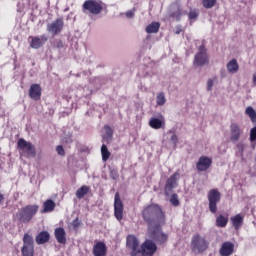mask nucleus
Here are the masks:
<instances>
[{
  "label": "nucleus",
  "mask_w": 256,
  "mask_h": 256,
  "mask_svg": "<svg viewBox=\"0 0 256 256\" xmlns=\"http://www.w3.org/2000/svg\"><path fill=\"white\" fill-rule=\"evenodd\" d=\"M141 213L143 220L148 224V228L165 223V212H163V208L159 204L145 206Z\"/></svg>",
  "instance_id": "f257e3e1"
},
{
  "label": "nucleus",
  "mask_w": 256,
  "mask_h": 256,
  "mask_svg": "<svg viewBox=\"0 0 256 256\" xmlns=\"http://www.w3.org/2000/svg\"><path fill=\"white\" fill-rule=\"evenodd\" d=\"M209 62L210 57L205 44L198 46L193 60L194 67H205L206 65H209Z\"/></svg>",
  "instance_id": "f03ea898"
},
{
  "label": "nucleus",
  "mask_w": 256,
  "mask_h": 256,
  "mask_svg": "<svg viewBox=\"0 0 256 256\" xmlns=\"http://www.w3.org/2000/svg\"><path fill=\"white\" fill-rule=\"evenodd\" d=\"M37 211H39V205H27L18 211L16 217H18L21 223H29L34 215H37Z\"/></svg>",
  "instance_id": "7ed1b4c3"
},
{
  "label": "nucleus",
  "mask_w": 256,
  "mask_h": 256,
  "mask_svg": "<svg viewBox=\"0 0 256 256\" xmlns=\"http://www.w3.org/2000/svg\"><path fill=\"white\" fill-rule=\"evenodd\" d=\"M82 11L85 15H99L103 11V2L98 0H86L82 5Z\"/></svg>",
  "instance_id": "20e7f679"
},
{
  "label": "nucleus",
  "mask_w": 256,
  "mask_h": 256,
  "mask_svg": "<svg viewBox=\"0 0 256 256\" xmlns=\"http://www.w3.org/2000/svg\"><path fill=\"white\" fill-rule=\"evenodd\" d=\"M209 247V242L204 237H201V235L196 234L192 237L191 240V249L193 253L196 255H199V253H203L204 251H207Z\"/></svg>",
  "instance_id": "39448f33"
},
{
  "label": "nucleus",
  "mask_w": 256,
  "mask_h": 256,
  "mask_svg": "<svg viewBox=\"0 0 256 256\" xmlns=\"http://www.w3.org/2000/svg\"><path fill=\"white\" fill-rule=\"evenodd\" d=\"M148 234L150 235L151 239H154V241L160 245H162V243H166L167 239H169V236L161 231V224L148 227Z\"/></svg>",
  "instance_id": "423d86ee"
},
{
  "label": "nucleus",
  "mask_w": 256,
  "mask_h": 256,
  "mask_svg": "<svg viewBox=\"0 0 256 256\" xmlns=\"http://www.w3.org/2000/svg\"><path fill=\"white\" fill-rule=\"evenodd\" d=\"M210 213H217V203L221 202V192L218 189H211L207 194Z\"/></svg>",
  "instance_id": "0eeeda50"
},
{
  "label": "nucleus",
  "mask_w": 256,
  "mask_h": 256,
  "mask_svg": "<svg viewBox=\"0 0 256 256\" xmlns=\"http://www.w3.org/2000/svg\"><path fill=\"white\" fill-rule=\"evenodd\" d=\"M35 240L33 236L29 234H24L23 246L21 248L22 256H34L35 255Z\"/></svg>",
  "instance_id": "6e6552de"
},
{
  "label": "nucleus",
  "mask_w": 256,
  "mask_h": 256,
  "mask_svg": "<svg viewBox=\"0 0 256 256\" xmlns=\"http://www.w3.org/2000/svg\"><path fill=\"white\" fill-rule=\"evenodd\" d=\"M186 13L187 11L183 10V7L181 6V0H176L170 5L169 17H172V19L181 21V17H183Z\"/></svg>",
  "instance_id": "1a4fd4ad"
},
{
  "label": "nucleus",
  "mask_w": 256,
  "mask_h": 256,
  "mask_svg": "<svg viewBox=\"0 0 256 256\" xmlns=\"http://www.w3.org/2000/svg\"><path fill=\"white\" fill-rule=\"evenodd\" d=\"M18 147L19 149H21V151H23V153H26V155H28L29 157H35V155H37V149H35V145L23 138H20L18 140Z\"/></svg>",
  "instance_id": "9d476101"
},
{
  "label": "nucleus",
  "mask_w": 256,
  "mask_h": 256,
  "mask_svg": "<svg viewBox=\"0 0 256 256\" xmlns=\"http://www.w3.org/2000/svg\"><path fill=\"white\" fill-rule=\"evenodd\" d=\"M179 179H181V174L179 172H175L167 179L164 188V193L167 197H169V195H171L173 192V189L177 187V181H179Z\"/></svg>",
  "instance_id": "9b49d317"
},
{
  "label": "nucleus",
  "mask_w": 256,
  "mask_h": 256,
  "mask_svg": "<svg viewBox=\"0 0 256 256\" xmlns=\"http://www.w3.org/2000/svg\"><path fill=\"white\" fill-rule=\"evenodd\" d=\"M123 211V201H121V196L119 195V192H116L114 196V217H116L117 221L123 220Z\"/></svg>",
  "instance_id": "f8f14e48"
},
{
  "label": "nucleus",
  "mask_w": 256,
  "mask_h": 256,
  "mask_svg": "<svg viewBox=\"0 0 256 256\" xmlns=\"http://www.w3.org/2000/svg\"><path fill=\"white\" fill-rule=\"evenodd\" d=\"M157 251V244L153 242V240H146L140 249V253H142L143 256H153L155 255V252Z\"/></svg>",
  "instance_id": "ddd939ff"
},
{
  "label": "nucleus",
  "mask_w": 256,
  "mask_h": 256,
  "mask_svg": "<svg viewBox=\"0 0 256 256\" xmlns=\"http://www.w3.org/2000/svg\"><path fill=\"white\" fill-rule=\"evenodd\" d=\"M126 247L132 250V255H139L141 248H139V240L135 235L127 236Z\"/></svg>",
  "instance_id": "4468645a"
},
{
  "label": "nucleus",
  "mask_w": 256,
  "mask_h": 256,
  "mask_svg": "<svg viewBox=\"0 0 256 256\" xmlns=\"http://www.w3.org/2000/svg\"><path fill=\"white\" fill-rule=\"evenodd\" d=\"M241 135H243V129L236 122H232L230 125V141L237 143L241 139Z\"/></svg>",
  "instance_id": "2eb2a0df"
},
{
  "label": "nucleus",
  "mask_w": 256,
  "mask_h": 256,
  "mask_svg": "<svg viewBox=\"0 0 256 256\" xmlns=\"http://www.w3.org/2000/svg\"><path fill=\"white\" fill-rule=\"evenodd\" d=\"M211 165H213V160L207 156H201L196 163L197 171L203 172L210 169Z\"/></svg>",
  "instance_id": "dca6fc26"
},
{
  "label": "nucleus",
  "mask_w": 256,
  "mask_h": 256,
  "mask_svg": "<svg viewBox=\"0 0 256 256\" xmlns=\"http://www.w3.org/2000/svg\"><path fill=\"white\" fill-rule=\"evenodd\" d=\"M63 19L58 18L56 21L52 22L51 24H48L47 26V30L49 33H51L52 35H58V33H61V31H63Z\"/></svg>",
  "instance_id": "f3484780"
},
{
  "label": "nucleus",
  "mask_w": 256,
  "mask_h": 256,
  "mask_svg": "<svg viewBox=\"0 0 256 256\" xmlns=\"http://www.w3.org/2000/svg\"><path fill=\"white\" fill-rule=\"evenodd\" d=\"M29 39H31L30 42V47L32 49H41V47H43V45H45V41H47V37H45V35L42 36H30Z\"/></svg>",
  "instance_id": "a211bd4d"
},
{
  "label": "nucleus",
  "mask_w": 256,
  "mask_h": 256,
  "mask_svg": "<svg viewBox=\"0 0 256 256\" xmlns=\"http://www.w3.org/2000/svg\"><path fill=\"white\" fill-rule=\"evenodd\" d=\"M235 251V244L232 242L226 241L222 244L220 248V255L221 256H231L232 253Z\"/></svg>",
  "instance_id": "6ab92c4d"
},
{
  "label": "nucleus",
  "mask_w": 256,
  "mask_h": 256,
  "mask_svg": "<svg viewBox=\"0 0 256 256\" xmlns=\"http://www.w3.org/2000/svg\"><path fill=\"white\" fill-rule=\"evenodd\" d=\"M29 97L34 101L41 99V86L39 84H32L29 89Z\"/></svg>",
  "instance_id": "aec40b11"
},
{
  "label": "nucleus",
  "mask_w": 256,
  "mask_h": 256,
  "mask_svg": "<svg viewBox=\"0 0 256 256\" xmlns=\"http://www.w3.org/2000/svg\"><path fill=\"white\" fill-rule=\"evenodd\" d=\"M93 255L94 256H107V245L104 242H97L93 246Z\"/></svg>",
  "instance_id": "412c9836"
},
{
  "label": "nucleus",
  "mask_w": 256,
  "mask_h": 256,
  "mask_svg": "<svg viewBox=\"0 0 256 256\" xmlns=\"http://www.w3.org/2000/svg\"><path fill=\"white\" fill-rule=\"evenodd\" d=\"M54 235H55V239L62 245H65L67 243V237L65 236L66 233L64 228H61V227L56 228Z\"/></svg>",
  "instance_id": "4be33fe9"
},
{
  "label": "nucleus",
  "mask_w": 256,
  "mask_h": 256,
  "mask_svg": "<svg viewBox=\"0 0 256 256\" xmlns=\"http://www.w3.org/2000/svg\"><path fill=\"white\" fill-rule=\"evenodd\" d=\"M50 239L51 234H49L47 231H42L36 236V243L37 245H45V243H49Z\"/></svg>",
  "instance_id": "5701e85b"
},
{
  "label": "nucleus",
  "mask_w": 256,
  "mask_h": 256,
  "mask_svg": "<svg viewBox=\"0 0 256 256\" xmlns=\"http://www.w3.org/2000/svg\"><path fill=\"white\" fill-rule=\"evenodd\" d=\"M243 219L244 217L241 214H237L234 217L230 218V221L236 231H239V228L243 227Z\"/></svg>",
  "instance_id": "b1692460"
},
{
  "label": "nucleus",
  "mask_w": 256,
  "mask_h": 256,
  "mask_svg": "<svg viewBox=\"0 0 256 256\" xmlns=\"http://www.w3.org/2000/svg\"><path fill=\"white\" fill-rule=\"evenodd\" d=\"M43 207L44 209L42 210V213H51L52 211H55V201H53L52 199H47L44 203H43Z\"/></svg>",
  "instance_id": "393cba45"
},
{
  "label": "nucleus",
  "mask_w": 256,
  "mask_h": 256,
  "mask_svg": "<svg viewBox=\"0 0 256 256\" xmlns=\"http://www.w3.org/2000/svg\"><path fill=\"white\" fill-rule=\"evenodd\" d=\"M105 134L103 135V139L107 143H111L113 141V129L109 125L104 126Z\"/></svg>",
  "instance_id": "a878e982"
},
{
  "label": "nucleus",
  "mask_w": 256,
  "mask_h": 256,
  "mask_svg": "<svg viewBox=\"0 0 256 256\" xmlns=\"http://www.w3.org/2000/svg\"><path fill=\"white\" fill-rule=\"evenodd\" d=\"M161 24L159 22H152L146 27V33H159Z\"/></svg>",
  "instance_id": "bb28decb"
},
{
  "label": "nucleus",
  "mask_w": 256,
  "mask_h": 256,
  "mask_svg": "<svg viewBox=\"0 0 256 256\" xmlns=\"http://www.w3.org/2000/svg\"><path fill=\"white\" fill-rule=\"evenodd\" d=\"M227 70L229 73H237L239 71V64L237 63V60L232 59L227 64Z\"/></svg>",
  "instance_id": "cd10ccee"
},
{
  "label": "nucleus",
  "mask_w": 256,
  "mask_h": 256,
  "mask_svg": "<svg viewBox=\"0 0 256 256\" xmlns=\"http://www.w3.org/2000/svg\"><path fill=\"white\" fill-rule=\"evenodd\" d=\"M164 122L161 119L158 118H151L149 121V126L152 129H161V127H163Z\"/></svg>",
  "instance_id": "c85d7f7f"
},
{
  "label": "nucleus",
  "mask_w": 256,
  "mask_h": 256,
  "mask_svg": "<svg viewBox=\"0 0 256 256\" xmlns=\"http://www.w3.org/2000/svg\"><path fill=\"white\" fill-rule=\"evenodd\" d=\"M227 223H229V218L223 216L222 214L217 216L216 218L217 227H227Z\"/></svg>",
  "instance_id": "c756f323"
},
{
  "label": "nucleus",
  "mask_w": 256,
  "mask_h": 256,
  "mask_svg": "<svg viewBox=\"0 0 256 256\" xmlns=\"http://www.w3.org/2000/svg\"><path fill=\"white\" fill-rule=\"evenodd\" d=\"M101 155H102V161L104 162L109 161V157H111V152H109V149L105 144L101 146Z\"/></svg>",
  "instance_id": "7c9ffc66"
},
{
  "label": "nucleus",
  "mask_w": 256,
  "mask_h": 256,
  "mask_svg": "<svg viewBox=\"0 0 256 256\" xmlns=\"http://www.w3.org/2000/svg\"><path fill=\"white\" fill-rule=\"evenodd\" d=\"M87 193H89V187L84 185L76 191V197L77 199H83Z\"/></svg>",
  "instance_id": "2f4dec72"
},
{
  "label": "nucleus",
  "mask_w": 256,
  "mask_h": 256,
  "mask_svg": "<svg viewBox=\"0 0 256 256\" xmlns=\"http://www.w3.org/2000/svg\"><path fill=\"white\" fill-rule=\"evenodd\" d=\"M156 103L160 107H163V105H165V103H167V99L165 98V93L159 92L157 94V96H156Z\"/></svg>",
  "instance_id": "473e14b6"
},
{
  "label": "nucleus",
  "mask_w": 256,
  "mask_h": 256,
  "mask_svg": "<svg viewBox=\"0 0 256 256\" xmlns=\"http://www.w3.org/2000/svg\"><path fill=\"white\" fill-rule=\"evenodd\" d=\"M216 3H217V0H202V5L204 9H213Z\"/></svg>",
  "instance_id": "72a5a7b5"
},
{
  "label": "nucleus",
  "mask_w": 256,
  "mask_h": 256,
  "mask_svg": "<svg viewBox=\"0 0 256 256\" xmlns=\"http://www.w3.org/2000/svg\"><path fill=\"white\" fill-rule=\"evenodd\" d=\"M169 202L171 205H173V207H179V205H181V202L179 201V195L177 194H172Z\"/></svg>",
  "instance_id": "f704fd0d"
},
{
  "label": "nucleus",
  "mask_w": 256,
  "mask_h": 256,
  "mask_svg": "<svg viewBox=\"0 0 256 256\" xmlns=\"http://www.w3.org/2000/svg\"><path fill=\"white\" fill-rule=\"evenodd\" d=\"M245 113L246 115H248V117H250L251 121H255L256 112H255V109H253V107L251 106L247 107Z\"/></svg>",
  "instance_id": "c9c22d12"
},
{
  "label": "nucleus",
  "mask_w": 256,
  "mask_h": 256,
  "mask_svg": "<svg viewBox=\"0 0 256 256\" xmlns=\"http://www.w3.org/2000/svg\"><path fill=\"white\" fill-rule=\"evenodd\" d=\"M119 178V173L116 169H110V179H113V181L117 180Z\"/></svg>",
  "instance_id": "e433bc0d"
},
{
  "label": "nucleus",
  "mask_w": 256,
  "mask_h": 256,
  "mask_svg": "<svg viewBox=\"0 0 256 256\" xmlns=\"http://www.w3.org/2000/svg\"><path fill=\"white\" fill-rule=\"evenodd\" d=\"M197 17H199V12H197L196 10H191L189 12V19L191 21H193V19H197Z\"/></svg>",
  "instance_id": "4c0bfd02"
},
{
  "label": "nucleus",
  "mask_w": 256,
  "mask_h": 256,
  "mask_svg": "<svg viewBox=\"0 0 256 256\" xmlns=\"http://www.w3.org/2000/svg\"><path fill=\"white\" fill-rule=\"evenodd\" d=\"M170 141L174 145V147H177V143H179V138L177 137V135L175 133H172Z\"/></svg>",
  "instance_id": "58836bf2"
},
{
  "label": "nucleus",
  "mask_w": 256,
  "mask_h": 256,
  "mask_svg": "<svg viewBox=\"0 0 256 256\" xmlns=\"http://www.w3.org/2000/svg\"><path fill=\"white\" fill-rule=\"evenodd\" d=\"M56 152L58 155H60L61 157H65V149L63 148V146L58 145L56 147Z\"/></svg>",
  "instance_id": "ea45409f"
},
{
  "label": "nucleus",
  "mask_w": 256,
  "mask_h": 256,
  "mask_svg": "<svg viewBox=\"0 0 256 256\" xmlns=\"http://www.w3.org/2000/svg\"><path fill=\"white\" fill-rule=\"evenodd\" d=\"M245 147H247V145H245L243 143H238L237 144V149H238L241 157H243V151H245Z\"/></svg>",
  "instance_id": "a19ab883"
},
{
  "label": "nucleus",
  "mask_w": 256,
  "mask_h": 256,
  "mask_svg": "<svg viewBox=\"0 0 256 256\" xmlns=\"http://www.w3.org/2000/svg\"><path fill=\"white\" fill-rule=\"evenodd\" d=\"M250 141H256V127L252 128L250 130Z\"/></svg>",
  "instance_id": "79ce46f5"
},
{
  "label": "nucleus",
  "mask_w": 256,
  "mask_h": 256,
  "mask_svg": "<svg viewBox=\"0 0 256 256\" xmlns=\"http://www.w3.org/2000/svg\"><path fill=\"white\" fill-rule=\"evenodd\" d=\"M125 15L128 19H133L135 17V8H133L130 11H127Z\"/></svg>",
  "instance_id": "37998d69"
},
{
  "label": "nucleus",
  "mask_w": 256,
  "mask_h": 256,
  "mask_svg": "<svg viewBox=\"0 0 256 256\" xmlns=\"http://www.w3.org/2000/svg\"><path fill=\"white\" fill-rule=\"evenodd\" d=\"M206 89L207 91H213V79H208Z\"/></svg>",
  "instance_id": "c03bdc74"
},
{
  "label": "nucleus",
  "mask_w": 256,
  "mask_h": 256,
  "mask_svg": "<svg viewBox=\"0 0 256 256\" xmlns=\"http://www.w3.org/2000/svg\"><path fill=\"white\" fill-rule=\"evenodd\" d=\"M55 47L57 49H63V47H64L63 41H61V40L56 41Z\"/></svg>",
  "instance_id": "a18cd8bd"
},
{
  "label": "nucleus",
  "mask_w": 256,
  "mask_h": 256,
  "mask_svg": "<svg viewBox=\"0 0 256 256\" xmlns=\"http://www.w3.org/2000/svg\"><path fill=\"white\" fill-rule=\"evenodd\" d=\"M72 225L75 228L79 227V219L76 218L75 220H73Z\"/></svg>",
  "instance_id": "49530a36"
},
{
  "label": "nucleus",
  "mask_w": 256,
  "mask_h": 256,
  "mask_svg": "<svg viewBox=\"0 0 256 256\" xmlns=\"http://www.w3.org/2000/svg\"><path fill=\"white\" fill-rule=\"evenodd\" d=\"M65 142L71 144L73 143V138H71V136H67Z\"/></svg>",
  "instance_id": "de8ad7c7"
},
{
  "label": "nucleus",
  "mask_w": 256,
  "mask_h": 256,
  "mask_svg": "<svg viewBox=\"0 0 256 256\" xmlns=\"http://www.w3.org/2000/svg\"><path fill=\"white\" fill-rule=\"evenodd\" d=\"M3 201H5V196H3V194H0V203H3Z\"/></svg>",
  "instance_id": "09e8293b"
},
{
  "label": "nucleus",
  "mask_w": 256,
  "mask_h": 256,
  "mask_svg": "<svg viewBox=\"0 0 256 256\" xmlns=\"http://www.w3.org/2000/svg\"><path fill=\"white\" fill-rule=\"evenodd\" d=\"M253 84L256 86V73L253 74Z\"/></svg>",
  "instance_id": "8fccbe9b"
},
{
  "label": "nucleus",
  "mask_w": 256,
  "mask_h": 256,
  "mask_svg": "<svg viewBox=\"0 0 256 256\" xmlns=\"http://www.w3.org/2000/svg\"><path fill=\"white\" fill-rule=\"evenodd\" d=\"M181 28H177V30H176V35H179L180 33H181Z\"/></svg>",
  "instance_id": "3c124183"
}]
</instances>
